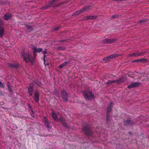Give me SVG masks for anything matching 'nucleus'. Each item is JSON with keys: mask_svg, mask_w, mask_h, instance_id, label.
Segmentation results:
<instances>
[{"mask_svg": "<svg viewBox=\"0 0 149 149\" xmlns=\"http://www.w3.org/2000/svg\"><path fill=\"white\" fill-rule=\"evenodd\" d=\"M113 104V102H111L109 104V106L107 107V118L106 120L107 121H108L109 120V113L111 111V108Z\"/></svg>", "mask_w": 149, "mask_h": 149, "instance_id": "3", "label": "nucleus"}, {"mask_svg": "<svg viewBox=\"0 0 149 149\" xmlns=\"http://www.w3.org/2000/svg\"><path fill=\"white\" fill-rule=\"evenodd\" d=\"M33 57L34 58H32V55L30 54H25L24 52H22V56L24 60L26 62L28 63L29 62H33L36 58V52H33Z\"/></svg>", "mask_w": 149, "mask_h": 149, "instance_id": "1", "label": "nucleus"}, {"mask_svg": "<svg viewBox=\"0 0 149 149\" xmlns=\"http://www.w3.org/2000/svg\"><path fill=\"white\" fill-rule=\"evenodd\" d=\"M43 56H44V58H45L46 57V55H45L44 54V55Z\"/></svg>", "mask_w": 149, "mask_h": 149, "instance_id": "33", "label": "nucleus"}, {"mask_svg": "<svg viewBox=\"0 0 149 149\" xmlns=\"http://www.w3.org/2000/svg\"><path fill=\"white\" fill-rule=\"evenodd\" d=\"M47 50L45 49L43 52H42V53L43 54H45L47 53Z\"/></svg>", "mask_w": 149, "mask_h": 149, "instance_id": "30", "label": "nucleus"}, {"mask_svg": "<svg viewBox=\"0 0 149 149\" xmlns=\"http://www.w3.org/2000/svg\"><path fill=\"white\" fill-rule=\"evenodd\" d=\"M117 16H118L117 15H113L112 17L113 18H116V17H117Z\"/></svg>", "mask_w": 149, "mask_h": 149, "instance_id": "31", "label": "nucleus"}, {"mask_svg": "<svg viewBox=\"0 0 149 149\" xmlns=\"http://www.w3.org/2000/svg\"><path fill=\"white\" fill-rule=\"evenodd\" d=\"M83 95L86 100H91L94 98V96L91 91H85L83 92Z\"/></svg>", "mask_w": 149, "mask_h": 149, "instance_id": "2", "label": "nucleus"}, {"mask_svg": "<svg viewBox=\"0 0 149 149\" xmlns=\"http://www.w3.org/2000/svg\"><path fill=\"white\" fill-rule=\"evenodd\" d=\"M61 93L64 100L66 101H67L68 96L66 91L65 90H63L61 91Z\"/></svg>", "mask_w": 149, "mask_h": 149, "instance_id": "4", "label": "nucleus"}, {"mask_svg": "<svg viewBox=\"0 0 149 149\" xmlns=\"http://www.w3.org/2000/svg\"><path fill=\"white\" fill-rule=\"evenodd\" d=\"M43 61H44V63L45 64V60L44 58H43Z\"/></svg>", "mask_w": 149, "mask_h": 149, "instance_id": "32", "label": "nucleus"}, {"mask_svg": "<svg viewBox=\"0 0 149 149\" xmlns=\"http://www.w3.org/2000/svg\"><path fill=\"white\" fill-rule=\"evenodd\" d=\"M141 53H133L132 54H130L128 55L129 57H132L134 56H137L141 55Z\"/></svg>", "mask_w": 149, "mask_h": 149, "instance_id": "19", "label": "nucleus"}, {"mask_svg": "<svg viewBox=\"0 0 149 149\" xmlns=\"http://www.w3.org/2000/svg\"><path fill=\"white\" fill-rule=\"evenodd\" d=\"M83 131L85 134L88 136L91 135L92 134V132L90 129L88 127L84 128L83 129Z\"/></svg>", "mask_w": 149, "mask_h": 149, "instance_id": "5", "label": "nucleus"}, {"mask_svg": "<svg viewBox=\"0 0 149 149\" xmlns=\"http://www.w3.org/2000/svg\"><path fill=\"white\" fill-rule=\"evenodd\" d=\"M117 56L118 55L116 54H113L111 55L108 57L104 58H103V60L104 61H106L109 60L110 59L114 58Z\"/></svg>", "mask_w": 149, "mask_h": 149, "instance_id": "7", "label": "nucleus"}, {"mask_svg": "<svg viewBox=\"0 0 149 149\" xmlns=\"http://www.w3.org/2000/svg\"><path fill=\"white\" fill-rule=\"evenodd\" d=\"M33 84H30V86L28 88V92L31 96H33Z\"/></svg>", "mask_w": 149, "mask_h": 149, "instance_id": "8", "label": "nucleus"}, {"mask_svg": "<svg viewBox=\"0 0 149 149\" xmlns=\"http://www.w3.org/2000/svg\"><path fill=\"white\" fill-rule=\"evenodd\" d=\"M42 48H37L36 47H33V52L40 53L42 51Z\"/></svg>", "mask_w": 149, "mask_h": 149, "instance_id": "15", "label": "nucleus"}, {"mask_svg": "<svg viewBox=\"0 0 149 149\" xmlns=\"http://www.w3.org/2000/svg\"><path fill=\"white\" fill-rule=\"evenodd\" d=\"M52 116L53 119L56 121H58V119L56 114L54 111L52 112Z\"/></svg>", "mask_w": 149, "mask_h": 149, "instance_id": "17", "label": "nucleus"}, {"mask_svg": "<svg viewBox=\"0 0 149 149\" xmlns=\"http://www.w3.org/2000/svg\"><path fill=\"white\" fill-rule=\"evenodd\" d=\"M0 87L1 88H4V85L0 81Z\"/></svg>", "mask_w": 149, "mask_h": 149, "instance_id": "27", "label": "nucleus"}, {"mask_svg": "<svg viewBox=\"0 0 149 149\" xmlns=\"http://www.w3.org/2000/svg\"><path fill=\"white\" fill-rule=\"evenodd\" d=\"M34 99L35 101L36 102H38L39 100V95L37 91H35Z\"/></svg>", "mask_w": 149, "mask_h": 149, "instance_id": "12", "label": "nucleus"}, {"mask_svg": "<svg viewBox=\"0 0 149 149\" xmlns=\"http://www.w3.org/2000/svg\"><path fill=\"white\" fill-rule=\"evenodd\" d=\"M96 18V16H90L86 17V19H95Z\"/></svg>", "mask_w": 149, "mask_h": 149, "instance_id": "22", "label": "nucleus"}, {"mask_svg": "<svg viewBox=\"0 0 149 149\" xmlns=\"http://www.w3.org/2000/svg\"><path fill=\"white\" fill-rule=\"evenodd\" d=\"M60 26H57L55 28L54 30V31H56V30H58V29H60Z\"/></svg>", "mask_w": 149, "mask_h": 149, "instance_id": "28", "label": "nucleus"}, {"mask_svg": "<svg viewBox=\"0 0 149 149\" xmlns=\"http://www.w3.org/2000/svg\"><path fill=\"white\" fill-rule=\"evenodd\" d=\"M4 33V30L3 28L0 26V37L2 38L3 36Z\"/></svg>", "mask_w": 149, "mask_h": 149, "instance_id": "18", "label": "nucleus"}, {"mask_svg": "<svg viewBox=\"0 0 149 149\" xmlns=\"http://www.w3.org/2000/svg\"><path fill=\"white\" fill-rule=\"evenodd\" d=\"M143 22V21H142V20H140V23H141V22Z\"/></svg>", "mask_w": 149, "mask_h": 149, "instance_id": "34", "label": "nucleus"}, {"mask_svg": "<svg viewBox=\"0 0 149 149\" xmlns=\"http://www.w3.org/2000/svg\"><path fill=\"white\" fill-rule=\"evenodd\" d=\"M115 40H116L114 39L106 38L104 40L103 42L106 43H111L114 42Z\"/></svg>", "mask_w": 149, "mask_h": 149, "instance_id": "10", "label": "nucleus"}, {"mask_svg": "<svg viewBox=\"0 0 149 149\" xmlns=\"http://www.w3.org/2000/svg\"><path fill=\"white\" fill-rule=\"evenodd\" d=\"M59 120L61 122L63 123V126H65V127H67L68 126H67L66 125V124L64 123L65 121V119L62 118L60 119Z\"/></svg>", "mask_w": 149, "mask_h": 149, "instance_id": "25", "label": "nucleus"}, {"mask_svg": "<svg viewBox=\"0 0 149 149\" xmlns=\"http://www.w3.org/2000/svg\"><path fill=\"white\" fill-rule=\"evenodd\" d=\"M53 3V2H51L49 4V6H48V7H51L52 6V4Z\"/></svg>", "mask_w": 149, "mask_h": 149, "instance_id": "29", "label": "nucleus"}, {"mask_svg": "<svg viewBox=\"0 0 149 149\" xmlns=\"http://www.w3.org/2000/svg\"><path fill=\"white\" fill-rule=\"evenodd\" d=\"M7 84L8 88V89L9 90V91L10 92H12V89L11 88V86H10V83L9 81L7 82Z\"/></svg>", "mask_w": 149, "mask_h": 149, "instance_id": "24", "label": "nucleus"}, {"mask_svg": "<svg viewBox=\"0 0 149 149\" xmlns=\"http://www.w3.org/2000/svg\"><path fill=\"white\" fill-rule=\"evenodd\" d=\"M44 122L46 127L49 128H50L51 127L50 126L49 122L47 120V118L46 117H44Z\"/></svg>", "mask_w": 149, "mask_h": 149, "instance_id": "16", "label": "nucleus"}, {"mask_svg": "<svg viewBox=\"0 0 149 149\" xmlns=\"http://www.w3.org/2000/svg\"><path fill=\"white\" fill-rule=\"evenodd\" d=\"M71 60H69L68 61L64 62L63 63L60 65L59 67L60 68H63L64 66H66V65L69 64H70L71 63Z\"/></svg>", "mask_w": 149, "mask_h": 149, "instance_id": "13", "label": "nucleus"}, {"mask_svg": "<svg viewBox=\"0 0 149 149\" xmlns=\"http://www.w3.org/2000/svg\"><path fill=\"white\" fill-rule=\"evenodd\" d=\"M140 83L138 82H135L130 84L128 86V88H131L133 87H136L138 86L140 84Z\"/></svg>", "mask_w": 149, "mask_h": 149, "instance_id": "9", "label": "nucleus"}, {"mask_svg": "<svg viewBox=\"0 0 149 149\" xmlns=\"http://www.w3.org/2000/svg\"><path fill=\"white\" fill-rule=\"evenodd\" d=\"M25 27L28 30L30 31H32L34 29L33 27L32 26H29L28 25H25Z\"/></svg>", "mask_w": 149, "mask_h": 149, "instance_id": "20", "label": "nucleus"}, {"mask_svg": "<svg viewBox=\"0 0 149 149\" xmlns=\"http://www.w3.org/2000/svg\"><path fill=\"white\" fill-rule=\"evenodd\" d=\"M124 124L125 125H130L131 124H132V122L130 120H127L125 122Z\"/></svg>", "mask_w": 149, "mask_h": 149, "instance_id": "21", "label": "nucleus"}, {"mask_svg": "<svg viewBox=\"0 0 149 149\" xmlns=\"http://www.w3.org/2000/svg\"><path fill=\"white\" fill-rule=\"evenodd\" d=\"M144 59H139L136 60H135L133 61L132 62L134 63L135 62H142L144 61Z\"/></svg>", "mask_w": 149, "mask_h": 149, "instance_id": "23", "label": "nucleus"}, {"mask_svg": "<svg viewBox=\"0 0 149 149\" xmlns=\"http://www.w3.org/2000/svg\"><path fill=\"white\" fill-rule=\"evenodd\" d=\"M129 133L130 134H131V133Z\"/></svg>", "mask_w": 149, "mask_h": 149, "instance_id": "35", "label": "nucleus"}, {"mask_svg": "<svg viewBox=\"0 0 149 149\" xmlns=\"http://www.w3.org/2000/svg\"><path fill=\"white\" fill-rule=\"evenodd\" d=\"M9 65L12 68H16L18 67V65L17 64H14L13 63L9 64Z\"/></svg>", "mask_w": 149, "mask_h": 149, "instance_id": "26", "label": "nucleus"}, {"mask_svg": "<svg viewBox=\"0 0 149 149\" xmlns=\"http://www.w3.org/2000/svg\"><path fill=\"white\" fill-rule=\"evenodd\" d=\"M12 17L10 14L7 13L5 14L3 17V18L5 20H7L10 19Z\"/></svg>", "mask_w": 149, "mask_h": 149, "instance_id": "14", "label": "nucleus"}, {"mask_svg": "<svg viewBox=\"0 0 149 149\" xmlns=\"http://www.w3.org/2000/svg\"><path fill=\"white\" fill-rule=\"evenodd\" d=\"M123 80L122 79H120L116 81L114 80H109L108 82H106V84L107 85H109L111 84H112L114 82H116L117 84H119L120 83L123 82Z\"/></svg>", "mask_w": 149, "mask_h": 149, "instance_id": "6", "label": "nucleus"}, {"mask_svg": "<svg viewBox=\"0 0 149 149\" xmlns=\"http://www.w3.org/2000/svg\"><path fill=\"white\" fill-rule=\"evenodd\" d=\"M88 8V7H86L84 8V9L77 11L75 12L74 13V15H77L81 13L83 11H86L87 10V9Z\"/></svg>", "mask_w": 149, "mask_h": 149, "instance_id": "11", "label": "nucleus"}]
</instances>
